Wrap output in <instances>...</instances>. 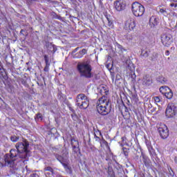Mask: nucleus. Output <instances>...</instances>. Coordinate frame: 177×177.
<instances>
[{"mask_svg":"<svg viewBox=\"0 0 177 177\" xmlns=\"http://www.w3.org/2000/svg\"><path fill=\"white\" fill-rule=\"evenodd\" d=\"M28 146L30 143L25 138H21L20 142H18L15 145L16 149H10V153H6L4 156V165L10 168L11 171H17L19 166L16 164V158L19 157L23 161H28V157H30V151L28 150Z\"/></svg>","mask_w":177,"mask_h":177,"instance_id":"1","label":"nucleus"},{"mask_svg":"<svg viewBox=\"0 0 177 177\" xmlns=\"http://www.w3.org/2000/svg\"><path fill=\"white\" fill-rule=\"evenodd\" d=\"M97 111L101 115H107L111 111V102L107 96L104 95L99 99Z\"/></svg>","mask_w":177,"mask_h":177,"instance_id":"2","label":"nucleus"},{"mask_svg":"<svg viewBox=\"0 0 177 177\" xmlns=\"http://www.w3.org/2000/svg\"><path fill=\"white\" fill-rule=\"evenodd\" d=\"M62 155H59V152L55 153V158L62 164V165H63L66 172L71 174H73V169L71 168V166L68 165V151L66 149H62Z\"/></svg>","mask_w":177,"mask_h":177,"instance_id":"3","label":"nucleus"},{"mask_svg":"<svg viewBox=\"0 0 177 177\" xmlns=\"http://www.w3.org/2000/svg\"><path fill=\"white\" fill-rule=\"evenodd\" d=\"M77 69L80 77H84V78H92L93 77L92 75V66H91L89 61L78 62Z\"/></svg>","mask_w":177,"mask_h":177,"instance_id":"4","label":"nucleus"},{"mask_svg":"<svg viewBox=\"0 0 177 177\" xmlns=\"http://www.w3.org/2000/svg\"><path fill=\"white\" fill-rule=\"evenodd\" d=\"M75 104L82 110H85L89 106L88 96L84 93L78 94L75 99Z\"/></svg>","mask_w":177,"mask_h":177,"instance_id":"5","label":"nucleus"},{"mask_svg":"<svg viewBox=\"0 0 177 177\" xmlns=\"http://www.w3.org/2000/svg\"><path fill=\"white\" fill-rule=\"evenodd\" d=\"M131 10L136 17H140V16L145 15V6L138 1L132 3Z\"/></svg>","mask_w":177,"mask_h":177,"instance_id":"6","label":"nucleus"},{"mask_svg":"<svg viewBox=\"0 0 177 177\" xmlns=\"http://www.w3.org/2000/svg\"><path fill=\"white\" fill-rule=\"evenodd\" d=\"M177 108L175 106V104L171 102L169 103L165 111V114L167 117L171 118L174 117L176 114Z\"/></svg>","mask_w":177,"mask_h":177,"instance_id":"7","label":"nucleus"},{"mask_svg":"<svg viewBox=\"0 0 177 177\" xmlns=\"http://www.w3.org/2000/svg\"><path fill=\"white\" fill-rule=\"evenodd\" d=\"M158 131L162 139H167L169 136V130L165 124H161L158 128Z\"/></svg>","mask_w":177,"mask_h":177,"instance_id":"8","label":"nucleus"},{"mask_svg":"<svg viewBox=\"0 0 177 177\" xmlns=\"http://www.w3.org/2000/svg\"><path fill=\"white\" fill-rule=\"evenodd\" d=\"M135 27H136V23L135 22V19L130 18L129 19L124 25V30L131 32V31H133L135 30Z\"/></svg>","mask_w":177,"mask_h":177,"instance_id":"9","label":"nucleus"},{"mask_svg":"<svg viewBox=\"0 0 177 177\" xmlns=\"http://www.w3.org/2000/svg\"><path fill=\"white\" fill-rule=\"evenodd\" d=\"M161 41L164 46H169L172 44V35L171 34L163 33L161 35Z\"/></svg>","mask_w":177,"mask_h":177,"instance_id":"10","label":"nucleus"},{"mask_svg":"<svg viewBox=\"0 0 177 177\" xmlns=\"http://www.w3.org/2000/svg\"><path fill=\"white\" fill-rule=\"evenodd\" d=\"M114 6L118 12H121L125 9L127 3H125V0H116L114 2Z\"/></svg>","mask_w":177,"mask_h":177,"instance_id":"11","label":"nucleus"},{"mask_svg":"<svg viewBox=\"0 0 177 177\" xmlns=\"http://www.w3.org/2000/svg\"><path fill=\"white\" fill-rule=\"evenodd\" d=\"M71 142L74 153H80V142L74 137H71Z\"/></svg>","mask_w":177,"mask_h":177,"instance_id":"12","label":"nucleus"},{"mask_svg":"<svg viewBox=\"0 0 177 177\" xmlns=\"http://www.w3.org/2000/svg\"><path fill=\"white\" fill-rule=\"evenodd\" d=\"M142 81L143 86H150L153 84V79L149 75H145Z\"/></svg>","mask_w":177,"mask_h":177,"instance_id":"13","label":"nucleus"},{"mask_svg":"<svg viewBox=\"0 0 177 177\" xmlns=\"http://www.w3.org/2000/svg\"><path fill=\"white\" fill-rule=\"evenodd\" d=\"M158 13V15H162V16H165V17H167V16L169 15V12H168V11L167 10V8L163 6L159 7Z\"/></svg>","mask_w":177,"mask_h":177,"instance_id":"14","label":"nucleus"},{"mask_svg":"<svg viewBox=\"0 0 177 177\" xmlns=\"http://www.w3.org/2000/svg\"><path fill=\"white\" fill-rule=\"evenodd\" d=\"M86 49L83 48L79 53H76L74 57L75 59H81V57H82L84 55H86Z\"/></svg>","mask_w":177,"mask_h":177,"instance_id":"15","label":"nucleus"},{"mask_svg":"<svg viewBox=\"0 0 177 177\" xmlns=\"http://www.w3.org/2000/svg\"><path fill=\"white\" fill-rule=\"evenodd\" d=\"M149 24L153 25V27L157 26V24H158V18L156 16L151 17L149 19Z\"/></svg>","mask_w":177,"mask_h":177,"instance_id":"16","label":"nucleus"},{"mask_svg":"<svg viewBox=\"0 0 177 177\" xmlns=\"http://www.w3.org/2000/svg\"><path fill=\"white\" fill-rule=\"evenodd\" d=\"M171 90V88H169V87L167 86H161L159 89L160 92L162 94V95H166L168 92H169Z\"/></svg>","mask_w":177,"mask_h":177,"instance_id":"17","label":"nucleus"},{"mask_svg":"<svg viewBox=\"0 0 177 177\" xmlns=\"http://www.w3.org/2000/svg\"><path fill=\"white\" fill-rule=\"evenodd\" d=\"M142 162L145 164V167H150V159L145 155H142Z\"/></svg>","mask_w":177,"mask_h":177,"instance_id":"18","label":"nucleus"},{"mask_svg":"<svg viewBox=\"0 0 177 177\" xmlns=\"http://www.w3.org/2000/svg\"><path fill=\"white\" fill-rule=\"evenodd\" d=\"M149 55H150V50H142L141 52V55L145 59L149 57Z\"/></svg>","mask_w":177,"mask_h":177,"instance_id":"19","label":"nucleus"},{"mask_svg":"<svg viewBox=\"0 0 177 177\" xmlns=\"http://www.w3.org/2000/svg\"><path fill=\"white\" fill-rule=\"evenodd\" d=\"M127 64H128L127 65L128 70H129L130 71H135V67L133 66V64L131 62V61H129V64L127 61Z\"/></svg>","mask_w":177,"mask_h":177,"instance_id":"20","label":"nucleus"},{"mask_svg":"<svg viewBox=\"0 0 177 177\" xmlns=\"http://www.w3.org/2000/svg\"><path fill=\"white\" fill-rule=\"evenodd\" d=\"M157 81L160 84H165L167 82V78L164 77L163 76H159L157 78Z\"/></svg>","mask_w":177,"mask_h":177,"instance_id":"21","label":"nucleus"},{"mask_svg":"<svg viewBox=\"0 0 177 177\" xmlns=\"http://www.w3.org/2000/svg\"><path fill=\"white\" fill-rule=\"evenodd\" d=\"M100 134V136H102V133L100 131L94 132V138L95 139L96 142H100V138L97 136Z\"/></svg>","mask_w":177,"mask_h":177,"instance_id":"22","label":"nucleus"},{"mask_svg":"<svg viewBox=\"0 0 177 177\" xmlns=\"http://www.w3.org/2000/svg\"><path fill=\"white\" fill-rule=\"evenodd\" d=\"M19 139H20V137L19 136L13 135L10 136V140L14 143H16V142H18Z\"/></svg>","mask_w":177,"mask_h":177,"instance_id":"23","label":"nucleus"},{"mask_svg":"<svg viewBox=\"0 0 177 177\" xmlns=\"http://www.w3.org/2000/svg\"><path fill=\"white\" fill-rule=\"evenodd\" d=\"M165 97L167 99H171L174 96V93H172V90H169L166 94H165Z\"/></svg>","mask_w":177,"mask_h":177,"instance_id":"24","label":"nucleus"},{"mask_svg":"<svg viewBox=\"0 0 177 177\" xmlns=\"http://www.w3.org/2000/svg\"><path fill=\"white\" fill-rule=\"evenodd\" d=\"M107 172H108V175H109V176H110V177H114V171L113 170V168L112 167H108V171H107Z\"/></svg>","mask_w":177,"mask_h":177,"instance_id":"25","label":"nucleus"},{"mask_svg":"<svg viewBox=\"0 0 177 177\" xmlns=\"http://www.w3.org/2000/svg\"><path fill=\"white\" fill-rule=\"evenodd\" d=\"M154 100L155 103H156V104H158V103H161V102H162V98L159 96H156L154 97Z\"/></svg>","mask_w":177,"mask_h":177,"instance_id":"26","label":"nucleus"},{"mask_svg":"<svg viewBox=\"0 0 177 177\" xmlns=\"http://www.w3.org/2000/svg\"><path fill=\"white\" fill-rule=\"evenodd\" d=\"M35 121H41L42 120V114L37 113L35 118Z\"/></svg>","mask_w":177,"mask_h":177,"instance_id":"27","label":"nucleus"},{"mask_svg":"<svg viewBox=\"0 0 177 177\" xmlns=\"http://www.w3.org/2000/svg\"><path fill=\"white\" fill-rule=\"evenodd\" d=\"M170 6L173 10H177V3H170Z\"/></svg>","mask_w":177,"mask_h":177,"instance_id":"28","label":"nucleus"},{"mask_svg":"<svg viewBox=\"0 0 177 177\" xmlns=\"http://www.w3.org/2000/svg\"><path fill=\"white\" fill-rule=\"evenodd\" d=\"M49 66H50V64L46 63V66L44 67V71H45L46 73H48V71H49Z\"/></svg>","mask_w":177,"mask_h":177,"instance_id":"29","label":"nucleus"},{"mask_svg":"<svg viewBox=\"0 0 177 177\" xmlns=\"http://www.w3.org/2000/svg\"><path fill=\"white\" fill-rule=\"evenodd\" d=\"M71 117L73 121H77V120H78V117L77 116V114H75V113L71 114Z\"/></svg>","mask_w":177,"mask_h":177,"instance_id":"30","label":"nucleus"},{"mask_svg":"<svg viewBox=\"0 0 177 177\" xmlns=\"http://www.w3.org/2000/svg\"><path fill=\"white\" fill-rule=\"evenodd\" d=\"M118 49H120V53H122V52H123L124 50H125V49L122 47V46H121V45H120V44L118 45Z\"/></svg>","mask_w":177,"mask_h":177,"instance_id":"31","label":"nucleus"},{"mask_svg":"<svg viewBox=\"0 0 177 177\" xmlns=\"http://www.w3.org/2000/svg\"><path fill=\"white\" fill-rule=\"evenodd\" d=\"M45 63H49V57L46 55H44Z\"/></svg>","mask_w":177,"mask_h":177,"instance_id":"32","label":"nucleus"},{"mask_svg":"<svg viewBox=\"0 0 177 177\" xmlns=\"http://www.w3.org/2000/svg\"><path fill=\"white\" fill-rule=\"evenodd\" d=\"M44 171H49L50 172H52L53 171V169L50 167H47L44 168Z\"/></svg>","mask_w":177,"mask_h":177,"instance_id":"33","label":"nucleus"},{"mask_svg":"<svg viewBox=\"0 0 177 177\" xmlns=\"http://www.w3.org/2000/svg\"><path fill=\"white\" fill-rule=\"evenodd\" d=\"M30 177H39V176L38 174H37V173H32L30 175Z\"/></svg>","mask_w":177,"mask_h":177,"instance_id":"34","label":"nucleus"},{"mask_svg":"<svg viewBox=\"0 0 177 177\" xmlns=\"http://www.w3.org/2000/svg\"><path fill=\"white\" fill-rule=\"evenodd\" d=\"M53 47V53H55V52H56V50H57V48H56V46L55 45H52Z\"/></svg>","mask_w":177,"mask_h":177,"instance_id":"35","label":"nucleus"},{"mask_svg":"<svg viewBox=\"0 0 177 177\" xmlns=\"http://www.w3.org/2000/svg\"><path fill=\"white\" fill-rule=\"evenodd\" d=\"M1 75L3 77V78H4V80H6V75H3V72H1Z\"/></svg>","mask_w":177,"mask_h":177,"instance_id":"36","label":"nucleus"},{"mask_svg":"<svg viewBox=\"0 0 177 177\" xmlns=\"http://www.w3.org/2000/svg\"><path fill=\"white\" fill-rule=\"evenodd\" d=\"M165 55H166V56H169V50H166Z\"/></svg>","mask_w":177,"mask_h":177,"instance_id":"37","label":"nucleus"},{"mask_svg":"<svg viewBox=\"0 0 177 177\" xmlns=\"http://www.w3.org/2000/svg\"><path fill=\"white\" fill-rule=\"evenodd\" d=\"M78 49H80V48H76L73 51V53H75V52H77V50H78Z\"/></svg>","mask_w":177,"mask_h":177,"instance_id":"38","label":"nucleus"},{"mask_svg":"<svg viewBox=\"0 0 177 177\" xmlns=\"http://www.w3.org/2000/svg\"><path fill=\"white\" fill-rule=\"evenodd\" d=\"M70 110L71 112H73V113H75V111H74V109H73L72 108H70Z\"/></svg>","mask_w":177,"mask_h":177,"instance_id":"39","label":"nucleus"},{"mask_svg":"<svg viewBox=\"0 0 177 177\" xmlns=\"http://www.w3.org/2000/svg\"><path fill=\"white\" fill-rule=\"evenodd\" d=\"M174 161H175L176 164H177V156L175 157Z\"/></svg>","mask_w":177,"mask_h":177,"instance_id":"40","label":"nucleus"},{"mask_svg":"<svg viewBox=\"0 0 177 177\" xmlns=\"http://www.w3.org/2000/svg\"><path fill=\"white\" fill-rule=\"evenodd\" d=\"M2 167H3V164L0 162V168H2Z\"/></svg>","mask_w":177,"mask_h":177,"instance_id":"41","label":"nucleus"},{"mask_svg":"<svg viewBox=\"0 0 177 177\" xmlns=\"http://www.w3.org/2000/svg\"><path fill=\"white\" fill-rule=\"evenodd\" d=\"M21 32V34H23V33L24 32V30H23V29L21 30V32Z\"/></svg>","mask_w":177,"mask_h":177,"instance_id":"42","label":"nucleus"},{"mask_svg":"<svg viewBox=\"0 0 177 177\" xmlns=\"http://www.w3.org/2000/svg\"><path fill=\"white\" fill-rule=\"evenodd\" d=\"M108 21H109V24L110 26V24H111V22H110V20H109V19H108Z\"/></svg>","mask_w":177,"mask_h":177,"instance_id":"43","label":"nucleus"},{"mask_svg":"<svg viewBox=\"0 0 177 177\" xmlns=\"http://www.w3.org/2000/svg\"><path fill=\"white\" fill-rule=\"evenodd\" d=\"M54 151H55L56 153H57L58 149H55V150L54 149Z\"/></svg>","mask_w":177,"mask_h":177,"instance_id":"44","label":"nucleus"},{"mask_svg":"<svg viewBox=\"0 0 177 177\" xmlns=\"http://www.w3.org/2000/svg\"><path fill=\"white\" fill-rule=\"evenodd\" d=\"M0 70H2V66L0 64Z\"/></svg>","mask_w":177,"mask_h":177,"instance_id":"45","label":"nucleus"},{"mask_svg":"<svg viewBox=\"0 0 177 177\" xmlns=\"http://www.w3.org/2000/svg\"><path fill=\"white\" fill-rule=\"evenodd\" d=\"M173 2H177V0H171Z\"/></svg>","mask_w":177,"mask_h":177,"instance_id":"46","label":"nucleus"},{"mask_svg":"<svg viewBox=\"0 0 177 177\" xmlns=\"http://www.w3.org/2000/svg\"><path fill=\"white\" fill-rule=\"evenodd\" d=\"M1 80H2V77L0 76V81H1Z\"/></svg>","mask_w":177,"mask_h":177,"instance_id":"47","label":"nucleus"},{"mask_svg":"<svg viewBox=\"0 0 177 177\" xmlns=\"http://www.w3.org/2000/svg\"><path fill=\"white\" fill-rule=\"evenodd\" d=\"M10 1H12L13 0H10Z\"/></svg>","mask_w":177,"mask_h":177,"instance_id":"48","label":"nucleus"}]
</instances>
